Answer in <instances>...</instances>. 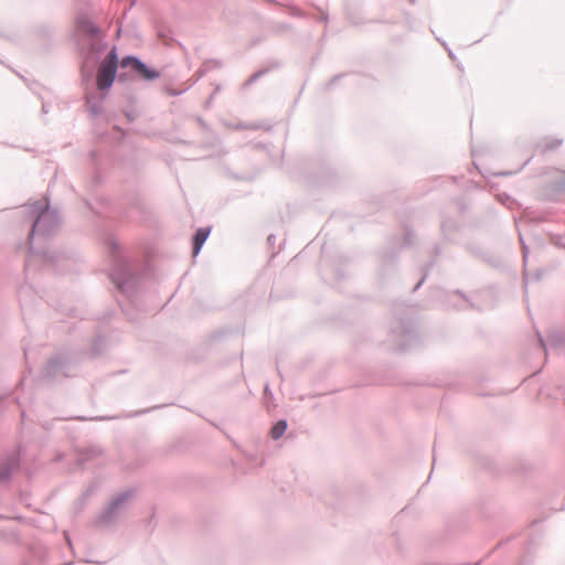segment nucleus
<instances>
[{"label":"nucleus","mask_w":565,"mask_h":565,"mask_svg":"<svg viewBox=\"0 0 565 565\" xmlns=\"http://www.w3.org/2000/svg\"><path fill=\"white\" fill-rule=\"evenodd\" d=\"M77 29L83 35L79 47L82 81L90 83L98 66L96 87L102 93V98H105L116 81L120 66L117 47L114 45L102 60V55L108 47L102 29L85 15L77 18Z\"/></svg>","instance_id":"nucleus-1"},{"label":"nucleus","mask_w":565,"mask_h":565,"mask_svg":"<svg viewBox=\"0 0 565 565\" xmlns=\"http://www.w3.org/2000/svg\"><path fill=\"white\" fill-rule=\"evenodd\" d=\"M22 212L31 222L29 232L30 254L25 259V271L29 273L34 265L41 263L44 267L63 273V263L67 259L65 253L44 246H36L40 241H44L57 233L61 226L58 212L50 206L49 199L34 201L32 204L24 206Z\"/></svg>","instance_id":"nucleus-2"},{"label":"nucleus","mask_w":565,"mask_h":565,"mask_svg":"<svg viewBox=\"0 0 565 565\" xmlns=\"http://www.w3.org/2000/svg\"><path fill=\"white\" fill-rule=\"evenodd\" d=\"M108 252L111 258L109 277L118 291L117 302L127 319L135 322L140 312L137 301L141 271L122 254L121 247L116 241H108Z\"/></svg>","instance_id":"nucleus-3"},{"label":"nucleus","mask_w":565,"mask_h":565,"mask_svg":"<svg viewBox=\"0 0 565 565\" xmlns=\"http://www.w3.org/2000/svg\"><path fill=\"white\" fill-rule=\"evenodd\" d=\"M394 321L391 327L392 349L396 351H405L418 344L419 338L411 317L399 312L396 308L394 311Z\"/></svg>","instance_id":"nucleus-4"},{"label":"nucleus","mask_w":565,"mask_h":565,"mask_svg":"<svg viewBox=\"0 0 565 565\" xmlns=\"http://www.w3.org/2000/svg\"><path fill=\"white\" fill-rule=\"evenodd\" d=\"M77 373V359L67 352H57L47 360L42 370V379L47 383H55Z\"/></svg>","instance_id":"nucleus-5"},{"label":"nucleus","mask_w":565,"mask_h":565,"mask_svg":"<svg viewBox=\"0 0 565 565\" xmlns=\"http://www.w3.org/2000/svg\"><path fill=\"white\" fill-rule=\"evenodd\" d=\"M134 490L127 489L117 493L95 519L94 525L96 527L108 526L117 521L120 513L124 511L126 503L132 497Z\"/></svg>","instance_id":"nucleus-6"},{"label":"nucleus","mask_w":565,"mask_h":565,"mask_svg":"<svg viewBox=\"0 0 565 565\" xmlns=\"http://www.w3.org/2000/svg\"><path fill=\"white\" fill-rule=\"evenodd\" d=\"M120 67L128 68L130 72L146 82H152L160 77V72L146 64L141 58L136 55H126L120 60Z\"/></svg>","instance_id":"nucleus-7"},{"label":"nucleus","mask_w":565,"mask_h":565,"mask_svg":"<svg viewBox=\"0 0 565 565\" xmlns=\"http://www.w3.org/2000/svg\"><path fill=\"white\" fill-rule=\"evenodd\" d=\"M21 468V447H17L12 451L6 452L0 458V484L11 480L13 473Z\"/></svg>","instance_id":"nucleus-8"},{"label":"nucleus","mask_w":565,"mask_h":565,"mask_svg":"<svg viewBox=\"0 0 565 565\" xmlns=\"http://www.w3.org/2000/svg\"><path fill=\"white\" fill-rule=\"evenodd\" d=\"M465 248L472 256L486 262L492 266H497L499 264V259L487 252L479 243L477 242H467L465 244Z\"/></svg>","instance_id":"nucleus-9"},{"label":"nucleus","mask_w":565,"mask_h":565,"mask_svg":"<svg viewBox=\"0 0 565 565\" xmlns=\"http://www.w3.org/2000/svg\"><path fill=\"white\" fill-rule=\"evenodd\" d=\"M544 194L551 201H557L565 195V171L545 188Z\"/></svg>","instance_id":"nucleus-10"},{"label":"nucleus","mask_w":565,"mask_h":565,"mask_svg":"<svg viewBox=\"0 0 565 565\" xmlns=\"http://www.w3.org/2000/svg\"><path fill=\"white\" fill-rule=\"evenodd\" d=\"M438 292L441 294V296L445 298V306L446 307H451V308H455V309H458V310H461L463 309L465 307L459 305L458 302L455 301V299H459L463 302H467L468 303V307L469 308H475L473 303L470 302V300L468 299V297L460 290H455V291H444V290H437Z\"/></svg>","instance_id":"nucleus-11"},{"label":"nucleus","mask_w":565,"mask_h":565,"mask_svg":"<svg viewBox=\"0 0 565 565\" xmlns=\"http://www.w3.org/2000/svg\"><path fill=\"white\" fill-rule=\"evenodd\" d=\"M211 233V227L209 226H205V227H199L194 234L192 235V238H191V244H192V255L193 257H196L204 243L206 242L209 235Z\"/></svg>","instance_id":"nucleus-12"},{"label":"nucleus","mask_w":565,"mask_h":565,"mask_svg":"<svg viewBox=\"0 0 565 565\" xmlns=\"http://www.w3.org/2000/svg\"><path fill=\"white\" fill-rule=\"evenodd\" d=\"M459 230V225L452 218H445L440 223V232L443 238L451 244H457L456 233Z\"/></svg>","instance_id":"nucleus-13"},{"label":"nucleus","mask_w":565,"mask_h":565,"mask_svg":"<svg viewBox=\"0 0 565 565\" xmlns=\"http://www.w3.org/2000/svg\"><path fill=\"white\" fill-rule=\"evenodd\" d=\"M89 158L92 160V163L95 166V171L88 181L87 189L90 193H94L96 189L102 184L103 182V175L100 171L97 168V160H98V153L96 150H92L89 152Z\"/></svg>","instance_id":"nucleus-14"},{"label":"nucleus","mask_w":565,"mask_h":565,"mask_svg":"<svg viewBox=\"0 0 565 565\" xmlns=\"http://www.w3.org/2000/svg\"><path fill=\"white\" fill-rule=\"evenodd\" d=\"M102 93H99V97H96L95 94L86 95V106L92 117H96L103 113L102 102Z\"/></svg>","instance_id":"nucleus-15"},{"label":"nucleus","mask_w":565,"mask_h":565,"mask_svg":"<svg viewBox=\"0 0 565 565\" xmlns=\"http://www.w3.org/2000/svg\"><path fill=\"white\" fill-rule=\"evenodd\" d=\"M547 343L554 349L565 345V330L556 328L551 329L547 333Z\"/></svg>","instance_id":"nucleus-16"},{"label":"nucleus","mask_w":565,"mask_h":565,"mask_svg":"<svg viewBox=\"0 0 565 565\" xmlns=\"http://www.w3.org/2000/svg\"><path fill=\"white\" fill-rule=\"evenodd\" d=\"M280 67V64L278 62L270 64L269 66L263 67L252 74L243 84L244 88H247L252 86L254 83H256L259 78H262L264 75L268 74L273 70H277Z\"/></svg>","instance_id":"nucleus-17"},{"label":"nucleus","mask_w":565,"mask_h":565,"mask_svg":"<svg viewBox=\"0 0 565 565\" xmlns=\"http://www.w3.org/2000/svg\"><path fill=\"white\" fill-rule=\"evenodd\" d=\"M102 454V449L96 446L87 447L83 450H79L77 454V462L79 466H83L85 462L92 460L95 457H98Z\"/></svg>","instance_id":"nucleus-18"},{"label":"nucleus","mask_w":565,"mask_h":565,"mask_svg":"<svg viewBox=\"0 0 565 565\" xmlns=\"http://www.w3.org/2000/svg\"><path fill=\"white\" fill-rule=\"evenodd\" d=\"M106 348V339L104 335L98 334L94 338L88 355L92 359L99 356Z\"/></svg>","instance_id":"nucleus-19"},{"label":"nucleus","mask_w":565,"mask_h":565,"mask_svg":"<svg viewBox=\"0 0 565 565\" xmlns=\"http://www.w3.org/2000/svg\"><path fill=\"white\" fill-rule=\"evenodd\" d=\"M288 427L286 419L277 420L270 428L269 435L274 440H278L286 433Z\"/></svg>","instance_id":"nucleus-20"},{"label":"nucleus","mask_w":565,"mask_h":565,"mask_svg":"<svg viewBox=\"0 0 565 565\" xmlns=\"http://www.w3.org/2000/svg\"><path fill=\"white\" fill-rule=\"evenodd\" d=\"M435 266V259H431L429 260L427 264H425L424 266H422L420 268V271H422V278L419 279V281L414 286L413 288V292L417 291L422 285L425 282V280L427 279L428 277V273L429 270Z\"/></svg>","instance_id":"nucleus-21"},{"label":"nucleus","mask_w":565,"mask_h":565,"mask_svg":"<svg viewBox=\"0 0 565 565\" xmlns=\"http://www.w3.org/2000/svg\"><path fill=\"white\" fill-rule=\"evenodd\" d=\"M562 143H563V139L546 138V139H544V141L541 146L542 152L552 151V150L558 148L559 146H562Z\"/></svg>","instance_id":"nucleus-22"},{"label":"nucleus","mask_w":565,"mask_h":565,"mask_svg":"<svg viewBox=\"0 0 565 565\" xmlns=\"http://www.w3.org/2000/svg\"><path fill=\"white\" fill-rule=\"evenodd\" d=\"M415 239H416L415 233L412 230L406 227L404 230L402 247H411V246H413L414 243H415Z\"/></svg>","instance_id":"nucleus-23"},{"label":"nucleus","mask_w":565,"mask_h":565,"mask_svg":"<svg viewBox=\"0 0 565 565\" xmlns=\"http://www.w3.org/2000/svg\"><path fill=\"white\" fill-rule=\"evenodd\" d=\"M550 242L558 248L565 249V237L559 234H551Z\"/></svg>","instance_id":"nucleus-24"},{"label":"nucleus","mask_w":565,"mask_h":565,"mask_svg":"<svg viewBox=\"0 0 565 565\" xmlns=\"http://www.w3.org/2000/svg\"><path fill=\"white\" fill-rule=\"evenodd\" d=\"M345 76V73L337 74L333 77H331L326 84H324V90L332 89L339 81Z\"/></svg>","instance_id":"nucleus-25"},{"label":"nucleus","mask_w":565,"mask_h":565,"mask_svg":"<svg viewBox=\"0 0 565 565\" xmlns=\"http://www.w3.org/2000/svg\"><path fill=\"white\" fill-rule=\"evenodd\" d=\"M131 72L130 70L128 72L126 71H122V72H117V77H116V81L118 83H121V84H125V83H128L131 78Z\"/></svg>","instance_id":"nucleus-26"},{"label":"nucleus","mask_w":565,"mask_h":565,"mask_svg":"<svg viewBox=\"0 0 565 565\" xmlns=\"http://www.w3.org/2000/svg\"><path fill=\"white\" fill-rule=\"evenodd\" d=\"M84 202H85V205H86V206H87V207H88V209H89V210H90L95 215H102V214H103V211H102V210H99V209H97L90 200L85 199V200H84Z\"/></svg>","instance_id":"nucleus-27"},{"label":"nucleus","mask_w":565,"mask_h":565,"mask_svg":"<svg viewBox=\"0 0 565 565\" xmlns=\"http://www.w3.org/2000/svg\"><path fill=\"white\" fill-rule=\"evenodd\" d=\"M520 242H521V247H522V258L524 262H526L530 250H529V247L526 246L522 235H520Z\"/></svg>","instance_id":"nucleus-28"},{"label":"nucleus","mask_w":565,"mask_h":565,"mask_svg":"<svg viewBox=\"0 0 565 565\" xmlns=\"http://www.w3.org/2000/svg\"><path fill=\"white\" fill-rule=\"evenodd\" d=\"M132 209L137 210L139 213L142 212L143 207H142V203H141V200L139 198H134L130 202Z\"/></svg>","instance_id":"nucleus-29"},{"label":"nucleus","mask_w":565,"mask_h":565,"mask_svg":"<svg viewBox=\"0 0 565 565\" xmlns=\"http://www.w3.org/2000/svg\"><path fill=\"white\" fill-rule=\"evenodd\" d=\"M396 256H397V253H396V252H391L390 254H386V253H385V254H383V256H382V262H383L384 264L390 263V262H394V260H395V258H396Z\"/></svg>","instance_id":"nucleus-30"},{"label":"nucleus","mask_w":565,"mask_h":565,"mask_svg":"<svg viewBox=\"0 0 565 565\" xmlns=\"http://www.w3.org/2000/svg\"><path fill=\"white\" fill-rule=\"evenodd\" d=\"M29 291H30V288H29V287H25V286L21 287V288H20V290H19V301H20V303H21V307H22V308H23V306H24V305H23L24 296H25L26 294H29Z\"/></svg>","instance_id":"nucleus-31"},{"label":"nucleus","mask_w":565,"mask_h":565,"mask_svg":"<svg viewBox=\"0 0 565 565\" xmlns=\"http://www.w3.org/2000/svg\"><path fill=\"white\" fill-rule=\"evenodd\" d=\"M537 341H539L537 342L539 348L546 353L547 345L540 332H537Z\"/></svg>","instance_id":"nucleus-32"},{"label":"nucleus","mask_w":565,"mask_h":565,"mask_svg":"<svg viewBox=\"0 0 565 565\" xmlns=\"http://www.w3.org/2000/svg\"><path fill=\"white\" fill-rule=\"evenodd\" d=\"M96 201H97L98 205L103 209H106L109 204L108 199L105 196H98V198H96Z\"/></svg>","instance_id":"nucleus-33"},{"label":"nucleus","mask_w":565,"mask_h":565,"mask_svg":"<svg viewBox=\"0 0 565 565\" xmlns=\"http://www.w3.org/2000/svg\"><path fill=\"white\" fill-rule=\"evenodd\" d=\"M125 116H126L128 122H132L136 118V116L132 114V111H126Z\"/></svg>","instance_id":"nucleus-34"},{"label":"nucleus","mask_w":565,"mask_h":565,"mask_svg":"<svg viewBox=\"0 0 565 565\" xmlns=\"http://www.w3.org/2000/svg\"><path fill=\"white\" fill-rule=\"evenodd\" d=\"M433 254L435 257H438L440 254H441V248L439 245H435L434 248H433Z\"/></svg>","instance_id":"nucleus-35"},{"label":"nucleus","mask_w":565,"mask_h":565,"mask_svg":"<svg viewBox=\"0 0 565 565\" xmlns=\"http://www.w3.org/2000/svg\"><path fill=\"white\" fill-rule=\"evenodd\" d=\"M441 45L448 51V55L451 60H455V55L450 49L447 47V44L445 42H441Z\"/></svg>","instance_id":"nucleus-36"},{"label":"nucleus","mask_w":565,"mask_h":565,"mask_svg":"<svg viewBox=\"0 0 565 565\" xmlns=\"http://www.w3.org/2000/svg\"><path fill=\"white\" fill-rule=\"evenodd\" d=\"M276 241V236L274 234H270L268 237H267V242L268 244H274Z\"/></svg>","instance_id":"nucleus-37"},{"label":"nucleus","mask_w":565,"mask_h":565,"mask_svg":"<svg viewBox=\"0 0 565 565\" xmlns=\"http://www.w3.org/2000/svg\"><path fill=\"white\" fill-rule=\"evenodd\" d=\"M264 394H265L266 396H267V395L271 396V391H270V388H269V385H268V384H266V385H265V387H264Z\"/></svg>","instance_id":"nucleus-38"},{"label":"nucleus","mask_w":565,"mask_h":565,"mask_svg":"<svg viewBox=\"0 0 565 565\" xmlns=\"http://www.w3.org/2000/svg\"><path fill=\"white\" fill-rule=\"evenodd\" d=\"M157 408H159V406H154V407L149 408V409H145V411L137 412V413H136V415L145 414V413H148V412H150V411H152V409H157Z\"/></svg>","instance_id":"nucleus-39"},{"label":"nucleus","mask_w":565,"mask_h":565,"mask_svg":"<svg viewBox=\"0 0 565 565\" xmlns=\"http://www.w3.org/2000/svg\"><path fill=\"white\" fill-rule=\"evenodd\" d=\"M42 111L45 113V114L49 111L47 110V105L45 103L42 104Z\"/></svg>","instance_id":"nucleus-40"},{"label":"nucleus","mask_w":565,"mask_h":565,"mask_svg":"<svg viewBox=\"0 0 565 565\" xmlns=\"http://www.w3.org/2000/svg\"><path fill=\"white\" fill-rule=\"evenodd\" d=\"M21 419H22V422H24V419H25V411L24 409L21 411Z\"/></svg>","instance_id":"nucleus-41"},{"label":"nucleus","mask_w":565,"mask_h":565,"mask_svg":"<svg viewBox=\"0 0 565 565\" xmlns=\"http://www.w3.org/2000/svg\"><path fill=\"white\" fill-rule=\"evenodd\" d=\"M23 351H24L25 358L28 359V348L25 345H23Z\"/></svg>","instance_id":"nucleus-42"},{"label":"nucleus","mask_w":565,"mask_h":565,"mask_svg":"<svg viewBox=\"0 0 565 565\" xmlns=\"http://www.w3.org/2000/svg\"><path fill=\"white\" fill-rule=\"evenodd\" d=\"M213 98H214V94H212V95L210 96V98L207 99L206 104L212 103V99H213Z\"/></svg>","instance_id":"nucleus-43"},{"label":"nucleus","mask_w":565,"mask_h":565,"mask_svg":"<svg viewBox=\"0 0 565 565\" xmlns=\"http://www.w3.org/2000/svg\"><path fill=\"white\" fill-rule=\"evenodd\" d=\"M510 174H511V172H501V173H499V175H510Z\"/></svg>","instance_id":"nucleus-44"},{"label":"nucleus","mask_w":565,"mask_h":565,"mask_svg":"<svg viewBox=\"0 0 565 565\" xmlns=\"http://www.w3.org/2000/svg\"><path fill=\"white\" fill-rule=\"evenodd\" d=\"M199 122H200L203 127H205V124H204V121H203L201 118H199Z\"/></svg>","instance_id":"nucleus-45"},{"label":"nucleus","mask_w":565,"mask_h":565,"mask_svg":"<svg viewBox=\"0 0 565 565\" xmlns=\"http://www.w3.org/2000/svg\"><path fill=\"white\" fill-rule=\"evenodd\" d=\"M217 92H220V86L216 87V89L213 94L215 95Z\"/></svg>","instance_id":"nucleus-46"},{"label":"nucleus","mask_w":565,"mask_h":565,"mask_svg":"<svg viewBox=\"0 0 565 565\" xmlns=\"http://www.w3.org/2000/svg\"><path fill=\"white\" fill-rule=\"evenodd\" d=\"M409 2H411L412 4H414V3L416 2V0H409Z\"/></svg>","instance_id":"nucleus-47"},{"label":"nucleus","mask_w":565,"mask_h":565,"mask_svg":"<svg viewBox=\"0 0 565 565\" xmlns=\"http://www.w3.org/2000/svg\"><path fill=\"white\" fill-rule=\"evenodd\" d=\"M0 405H2V399H0Z\"/></svg>","instance_id":"nucleus-48"}]
</instances>
